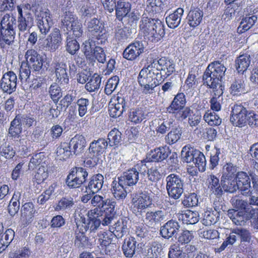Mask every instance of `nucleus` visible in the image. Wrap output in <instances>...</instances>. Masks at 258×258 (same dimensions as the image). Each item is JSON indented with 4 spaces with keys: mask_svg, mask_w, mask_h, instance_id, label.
Returning a JSON list of instances; mask_svg holds the SVG:
<instances>
[{
    "mask_svg": "<svg viewBox=\"0 0 258 258\" xmlns=\"http://www.w3.org/2000/svg\"><path fill=\"white\" fill-rule=\"evenodd\" d=\"M156 61H151L147 67H144L140 72L138 77V82L143 88V92L145 94H151L154 88L162 82L159 70L156 68Z\"/></svg>",
    "mask_w": 258,
    "mask_h": 258,
    "instance_id": "1",
    "label": "nucleus"
},
{
    "mask_svg": "<svg viewBox=\"0 0 258 258\" xmlns=\"http://www.w3.org/2000/svg\"><path fill=\"white\" fill-rule=\"evenodd\" d=\"M226 68L219 61L209 64L203 75V85L210 89L224 88L222 82Z\"/></svg>",
    "mask_w": 258,
    "mask_h": 258,
    "instance_id": "2",
    "label": "nucleus"
},
{
    "mask_svg": "<svg viewBox=\"0 0 258 258\" xmlns=\"http://www.w3.org/2000/svg\"><path fill=\"white\" fill-rule=\"evenodd\" d=\"M230 120L235 126L242 127L248 123L251 126L258 125V114L248 111L241 104H235L232 107Z\"/></svg>",
    "mask_w": 258,
    "mask_h": 258,
    "instance_id": "3",
    "label": "nucleus"
},
{
    "mask_svg": "<svg viewBox=\"0 0 258 258\" xmlns=\"http://www.w3.org/2000/svg\"><path fill=\"white\" fill-rule=\"evenodd\" d=\"M87 215L88 218L86 225V230L95 232L101 224L103 226L110 224L114 219L115 215L102 213V211L99 210L98 208H95L89 211Z\"/></svg>",
    "mask_w": 258,
    "mask_h": 258,
    "instance_id": "4",
    "label": "nucleus"
},
{
    "mask_svg": "<svg viewBox=\"0 0 258 258\" xmlns=\"http://www.w3.org/2000/svg\"><path fill=\"white\" fill-rule=\"evenodd\" d=\"M166 189L170 198L174 200L179 199L183 192L184 182L181 176L176 174L168 175L166 179Z\"/></svg>",
    "mask_w": 258,
    "mask_h": 258,
    "instance_id": "5",
    "label": "nucleus"
},
{
    "mask_svg": "<svg viewBox=\"0 0 258 258\" xmlns=\"http://www.w3.org/2000/svg\"><path fill=\"white\" fill-rule=\"evenodd\" d=\"M185 95L183 93H178L174 98L170 105L167 107L166 110L169 113L174 114L177 119L183 118L190 112V108L185 107Z\"/></svg>",
    "mask_w": 258,
    "mask_h": 258,
    "instance_id": "6",
    "label": "nucleus"
},
{
    "mask_svg": "<svg viewBox=\"0 0 258 258\" xmlns=\"http://www.w3.org/2000/svg\"><path fill=\"white\" fill-rule=\"evenodd\" d=\"M61 27L65 30L72 31L73 35L77 38L82 36L83 33L82 23L76 15L71 12H66L61 20Z\"/></svg>",
    "mask_w": 258,
    "mask_h": 258,
    "instance_id": "7",
    "label": "nucleus"
},
{
    "mask_svg": "<svg viewBox=\"0 0 258 258\" xmlns=\"http://www.w3.org/2000/svg\"><path fill=\"white\" fill-rule=\"evenodd\" d=\"M132 202L137 215H141L145 209L151 208L153 205L150 194L142 190L132 194Z\"/></svg>",
    "mask_w": 258,
    "mask_h": 258,
    "instance_id": "8",
    "label": "nucleus"
},
{
    "mask_svg": "<svg viewBox=\"0 0 258 258\" xmlns=\"http://www.w3.org/2000/svg\"><path fill=\"white\" fill-rule=\"evenodd\" d=\"M88 173L86 169L82 167L73 168L66 179L67 185L72 188L79 187L86 181Z\"/></svg>",
    "mask_w": 258,
    "mask_h": 258,
    "instance_id": "9",
    "label": "nucleus"
},
{
    "mask_svg": "<svg viewBox=\"0 0 258 258\" xmlns=\"http://www.w3.org/2000/svg\"><path fill=\"white\" fill-rule=\"evenodd\" d=\"M91 204L94 206H98L100 208L99 210L102 211V213L115 215V208L116 205L115 201L109 199H105L102 196L95 195L92 196Z\"/></svg>",
    "mask_w": 258,
    "mask_h": 258,
    "instance_id": "10",
    "label": "nucleus"
},
{
    "mask_svg": "<svg viewBox=\"0 0 258 258\" xmlns=\"http://www.w3.org/2000/svg\"><path fill=\"white\" fill-rule=\"evenodd\" d=\"M17 77L12 71H9L3 75L0 81V88L4 93L11 94L16 90Z\"/></svg>",
    "mask_w": 258,
    "mask_h": 258,
    "instance_id": "11",
    "label": "nucleus"
},
{
    "mask_svg": "<svg viewBox=\"0 0 258 258\" xmlns=\"http://www.w3.org/2000/svg\"><path fill=\"white\" fill-rule=\"evenodd\" d=\"M61 42L62 37L59 30L54 28L44 40L43 48L46 51L54 52L60 45Z\"/></svg>",
    "mask_w": 258,
    "mask_h": 258,
    "instance_id": "12",
    "label": "nucleus"
},
{
    "mask_svg": "<svg viewBox=\"0 0 258 258\" xmlns=\"http://www.w3.org/2000/svg\"><path fill=\"white\" fill-rule=\"evenodd\" d=\"M156 68L159 70V74L161 75V80L163 82L165 79L175 72V64L165 57H162L156 62Z\"/></svg>",
    "mask_w": 258,
    "mask_h": 258,
    "instance_id": "13",
    "label": "nucleus"
},
{
    "mask_svg": "<svg viewBox=\"0 0 258 258\" xmlns=\"http://www.w3.org/2000/svg\"><path fill=\"white\" fill-rule=\"evenodd\" d=\"M144 48L142 41H134L124 50L123 57L128 60H134L144 52Z\"/></svg>",
    "mask_w": 258,
    "mask_h": 258,
    "instance_id": "14",
    "label": "nucleus"
},
{
    "mask_svg": "<svg viewBox=\"0 0 258 258\" xmlns=\"http://www.w3.org/2000/svg\"><path fill=\"white\" fill-rule=\"evenodd\" d=\"M48 10L40 11L37 15V24L40 32L46 35L53 25Z\"/></svg>",
    "mask_w": 258,
    "mask_h": 258,
    "instance_id": "15",
    "label": "nucleus"
},
{
    "mask_svg": "<svg viewBox=\"0 0 258 258\" xmlns=\"http://www.w3.org/2000/svg\"><path fill=\"white\" fill-rule=\"evenodd\" d=\"M139 173L141 175L145 176L146 170L141 171L138 170L136 167H133L124 172L123 175L118 178L120 179V183H123L124 184L128 186H132L138 182L139 178Z\"/></svg>",
    "mask_w": 258,
    "mask_h": 258,
    "instance_id": "16",
    "label": "nucleus"
},
{
    "mask_svg": "<svg viewBox=\"0 0 258 258\" xmlns=\"http://www.w3.org/2000/svg\"><path fill=\"white\" fill-rule=\"evenodd\" d=\"M27 63L34 71H39L42 67L43 59L42 56L35 50H28L25 53Z\"/></svg>",
    "mask_w": 258,
    "mask_h": 258,
    "instance_id": "17",
    "label": "nucleus"
},
{
    "mask_svg": "<svg viewBox=\"0 0 258 258\" xmlns=\"http://www.w3.org/2000/svg\"><path fill=\"white\" fill-rule=\"evenodd\" d=\"M234 179L238 189L243 195L248 196L251 194L250 178L246 172H238Z\"/></svg>",
    "mask_w": 258,
    "mask_h": 258,
    "instance_id": "18",
    "label": "nucleus"
},
{
    "mask_svg": "<svg viewBox=\"0 0 258 258\" xmlns=\"http://www.w3.org/2000/svg\"><path fill=\"white\" fill-rule=\"evenodd\" d=\"M21 222L23 227H25L33 220L36 212L33 204L31 202L25 203L21 208Z\"/></svg>",
    "mask_w": 258,
    "mask_h": 258,
    "instance_id": "19",
    "label": "nucleus"
},
{
    "mask_svg": "<svg viewBox=\"0 0 258 258\" xmlns=\"http://www.w3.org/2000/svg\"><path fill=\"white\" fill-rule=\"evenodd\" d=\"M180 227V226L177 221L171 220L161 227L160 233L164 238L169 239L172 237L176 236Z\"/></svg>",
    "mask_w": 258,
    "mask_h": 258,
    "instance_id": "20",
    "label": "nucleus"
},
{
    "mask_svg": "<svg viewBox=\"0 0 258 258\" xmlns=\"http://www.w3.org/2000/svg\"><path fill=\"white\" fill-rule=\"evenodd\" d=\"M108 146L107 141L104 138L94 140L90 143L89 153L92 157L98 158L105 152Z\"/></svg>",
    "mask_w": 258,
    "mask_h": 258,
    "instance_id": "21",
    "label": "nucleus"
},
{
    "mask_svg": "<svg viewBox=\"0 0 258 258\" xmlns=\"http://www.w3.org/2000/svg\"><path fill=\"white\" fill-rule=\"evenodd\" d=\"M104 177L102 175L97 174L92 176L89 182L85 185L86 192L95 194L102 188L103 184Z\"/></svg>",
    "mask_w": 258,
    "mask_h": 258,
    "instance_id": "22",
    "label": "nucleus"
},
{
    "mask_svg": "<svg viewBox=\"0 0 258 258\" xmlns=\"http://www.w3.org/2000/svg\"><path fill=\"white\" fill-rule=\"evenodd\" d=\"M86 144L85 138L82 135H77L71 140L68 145L72 153L77 155L83 152Z\"/></svg>",
    "mask_w": 258,
    "mask_h": 258,
    "instance_id": "23",
    "label": "nucleus"
},
{
    "mask_svg": "<svg viewBox=\"0 0 258 258\" xmlns=\"http://www.w3.org/2000/svg\"><path fill=\"white\" fill-rule=\"evenodd\" d=\"M166 216V212L164 211H148L146 213L145 220L147 224L155 226L160 224L162 221H164Z\"/></svg>",
    "mask_w": 258,
    "mask_h": 258,
    "instance_id": "24",
    "label": "nucleus"
},
{
    "mask_svg": "<svg viewBox=\"0 0 258 258\" xmlns=\"http://www.w3.org/2000/svg\"><path fill=\"white\" fill-rule=\"evenodd\" d=\"M228 216L237 225H243L247 220L251 219L249 217V213H245L244 211L238 212L234 209L228 210Z\"/></svg>",
    "mask_w": 258,
    "mask_h": 258,
    "instance_id": "25",
    "label": "nucleus"
},
{
    "mask_svg": "<svg viewBox=\"0 0 258 258\" xmlns=\"http://www.w3.org/2000/svg\"><path fill=\"white\" fill-rule=\"evenodd\" d=\"M127 220L125 219H119L110 227V231L117 238H122L127 232Z\"/></svg>",
    "mask_w": 258,
    "mask_h": 258,
    "instance_id": "26",
    "label": "nucleus"
},
{
    "mask_svg": "<svg viewBox=\"0 0 258 258\" xmlns=\"http://www.w3.org/2000/svg\"><path fill=\"white\" fill-rule=\"evenodd\" d=\"M213 95L211 98L210 103L212 110L218 111L221 109V104L223 101V94L224 88L212 89Z\"/></svg>",
    "mask_w": 258,
    "mask_h": 258,
    "instance_id": "27",
    "label": "nucleus"
},
{
    "mask_svg": "<svg viewBox=\"0 0 258 258\" xmlns=\"http://www.w3.org/2000/svg\"><path fill=\"white\" fill-rule=\"evenodd\" d=\"M137 242L135 238L130 237L124 240L122 250L125 257L131 258L136 253Z\"/></svg>",
    "mask_w": 258,
    "mask_h": 258,
    "instance_id": "28",
    "label": "nucleus"
},
{
    "mask_svg": "<svg viewBox=\"0 0 258 258\" xmlns=\"http://www.w3.org/2000/svg\"><path fill=\"white\" fill-rule=\"evenodd\" d=\"M184 10L178 8L166 18V22L169 27L172 29L177 28L180 24Z\"/></svg>",
    "mask_w": 258,
    "mask_h": 258,
    "instance_id": "29",
    "label": "nucleus"
},
{
    "mask_svg": "<svg viewBox=\"0 0 258 258\" xmlns=\"http://www.w3.org/2000/svg\"><path fill=\"white\" fill-rule=\"evenodd\" d=\"M86 26L89 32L92 34H96V36H100V34L104 30V26L99 19L94 18L87 21Z\"/></svg>",
    "mask_w": 258,
    "mask_h": 258,
    "instance_id": "30",
    "label": "nucleus"
},
{
    "mask_svg": "<svg viewBox=\"0 0 258 258\" xmlns=\"http://www.w3.org/2000/svg\"><path fill=\"white\" fill-rule=\"evenodd\" d=\"M203 17V12L199 9L191 10L187 16V23L190 27L195 28L201 23Z\"/></svg>",
    "mask_w": 258,
    "mask_h": 258,
    "instance_id": "31",
    "label": "nucleus"
},
{
    "mask_svg": "<svg viewBox=\"0 0 258 258\" xmlns=\"http://www.w3.org/2000/svg\"><path fill=\"white\" fill-rule=\"evenodd\" d=\"M169 151L168 148L159 147L152 151L149 155V159L151 161L160 162L166 159Z\"/></svg>",
    "mask_w": 258,
    "mask_h": 258,
    "instance_id": "32",
    "label": "nucleus"
},
{
    "mask_svg": "<svg viewBox=\"0 0 258 258\" xmlns=\"http://www.w3.org/2000/svg\"><path fill=\"white\" fill-rule=\"evenodd\" d=\"M131 5L126 0H117L116 4L115 10L116 17L118 20L126 16L131 10Z\"/></svg>",
    "mask_w": 258,
    "mask_h": 258,
    "instance_id": "33",
    "label": "nucleus"
},
{
    "mask_svg": "<svg viewBox=\"0 0 258 258\" xmlns=\"http://www.w3.org/2000/svg\"><path fill=\"white\" fill-rule=\"evenodd\" d=\"M67 69V65L63 62L58 63L56 64L55 75L57 80L60 84L67 85L68 84L69 79Z\"/></svg>",
    "mask_w": 258,
    "mask_h": 258,
    "instance_id": "34",
    "label": "nucleus"
},
{
    "mask_svg": "<svg viewBox=\"0 0 258 258\" xmlns=\"http://www.w3.org/2000/svg\"><path fill=\"white\" fill-rule=\"evenodd\" d=\"M33 17L30 13H25L24 18L18 19V28L20 32H24L33 26Z\"/></svg>",
    "mask_w": 258,
    "mask_h": 258,
    "instance_id": "35",
    "label": "nucleus"
},
{
    "mask_svg": "<svg viewBox=\"0 0 258 258\" xmlns=\"http://www.w3.org/2000/svg\"><path fill=\"white\" fill-rule=\"evenodd\" d=\"M178 218L184 224L193 225L199 221V214L197 212L186 211L184 213L179 214Z\"/></svg>",
    "mask_w": 258,
    "mask_h": 258,
    "instance_id": "36",
    "label": "nucleus"
},
{
    "mask_svg": "<svg viewBox=\"0 0 258 258\" xmlns=\"http://www.w3.org/2000/svg\"><path fill=\"white\" fill-rule=\"evenodd\" d=\"M22 123L19 116L16 115L11 122L8 135L13 138H18L22 132Z\"/></svg>",
    "mask_w": 258,
    "mask_h": 258,
    "instance_id": "37",
    "label": "nucleus"
},
{
    "mask_svg": "<svg viewBox=\"0 0 258 258\" xmlns=\"http://www.w3.org/2000/svg\"><path fill=\"white\" fill-rule=\"evenodd\" d=\"M15 232L11 229H7L5 233L0 234V253L8 246L14 237Z\"/></svg>",
    "mask_w": 258,
    "mask_h": 258,
    "instance_id": "38",
    "label": "nucleus"
},
{
    "mask_svg": "<svg viewBox=\"0 0 258 258\" xmlns=\"http://www.w3.org/2000/svg\"><path fill=\"white\" fill-rule=\"evenodd\" d=\"M221 185L224 191L230 193H234L238 189L237 183L234 178L224 177L222 176Z\"/></svg>",
    "mask_w": 258,
    "mask_h": 258,
    "instance_id": "39",
    "label": "nucleus"
},
{
    "mask_svg": "<svg viewBox=\"0 0 258 258\" xmlns=\"http://www.w3.org/2000/svg\"><path fill=\"white\" fill-rule=\"evenodd\" d=\"M250 56L249 54H243L240 55L235 60L236 68L239 72L245 71L250 63Z\"/></svg>",
    "mask_w": 258,
    "mask_h": 258,
    "instance_id": "40",
    "label": "nucleus"
},
{
    "mask_svg": "<svg viewBox=\"0 0 258 258\" xmlns=\"http://www.w3.org/2000/svg\"><path fill=\"white\" fill-rule=\"evenodd\" d=\"M123 183L120 182V179L118 181H113L112 183V192L114 197L117 200H122L125 198L127 192L123 187Z\"/></svg>",
    "mask_w": 258,
    "mask_h": 258,
    "instance_id": "41",
    "label": "nucleus"
},
{
    "mask_svg": "<svg viewBox=\"0 0 258 258\" xmlns=\"http://www.w3.org/2000/svg\"><path fill=\"white\" fill-rule=\"evenodd\" d=\"M146 250L147 258H158L162 250V244L157 241H153L149 244Z\"/></svg>",
    "mask_w": 258,
    "mask_h": 258,
    "instance_id": "42",
    "label": "nucleus"
},
{
    "mask_svg": "<svg viewBox=\"0 0 258 258\" xmlns=\"http://www.w3.org/2000/svg\"><path fill=\"white\" fill-rule=\"evenodd\" d=\"M101 83V78L95 74L89 78L85 85V89L90 92H95L100 88Z\"/></svg>",
    "mask_w": 258,
    "mask_h": 258,
    "instance_id": "43",
    "label": "nucleus"
},
{
    "mask_svg": "<svg viewBox=\"0 0 258 258\" xmlns=\"http://www.w3.org/2000/svg\"><path fill=\"white\" fill-rule=\"evenodd\" d=\"M165 34L164 26L162 22L156 19L154 26L152 29V41H158Z\"/></svg>",
    "mask_w": 258,
    "mask_h": 258,
    "instance_id": "44",
    "label": "nucleus"
},
{
    "mask_svg": "<svg viewBox=\"0 0 258 258\" xmlns=\"http://www.w3.org/2000/svg\"><path fill=\"white\" fill-rule=\"evenodd\" d=\"M146 116L145 110L143 108L131 109L128 115L130 120L135 123L141 122L146 118Z\"/></svg>",
    "mask_w": 258,
    "mask_h": 258,
    "instance_id": "45",
    "label": "nucleus"
},
{
    "mask_svg": "<svg viewBox=\"0 0 258 258\" xmlns=\"http://www.w3.org/2000/svg\"><path fill=\"white\" fill-rule=\"evenodd\" d=\"M257 17L255 15L243 18L237 28V31L241 34L249 30L255 23Z\"/></svg>",
    "mask_w": 258,
    "mask_h": 258,
    "instance_id": "46",
    "label": "nucleus"
},
{
    "mask_svg": "<svg viewBox=\"0 0 258 258\" xmlns=\"http://www.w3.org/2000/svg\"><path fill=\"white\" fill-rule=\"evenodd\" d=\"M1 26L2 29L15 30L16 28V18L12 14H5L1 20Z\"/></svg>",
    "mask_w": 258,
    "mask_h": 258,
    "instance_id": "47",
    "label": "nucleus"
},
{
    "mask_svg": "<svg viewBox=\"0 0 258 258\" xmlns=\"http://www.w3.org/2000/svg\"><path fill=\"white\" fill-rule=\"evenodd\" d=\"M75 202L72 197L62 198L54 207L56 211H69L74 206Z\"/></svg>",
    "mask_w": 258,
    "mask_h": 258,
    "instance_id": "48",
    "label": "nucleus"
},
{
    "mask_svg": "<svg viewBox=\"0 0 258 258\" xmlns=\"http://www.w3.org/2000/svg\"><path fill=\"white\" fill-rule=\"evenodd\" d=\"M156 19L149 18L148 17H143L140 24L141 30L143 32L152 37V29L154 26Z\"/></svg>",
    "mask_w": 258,
    "mask_h": 258,
    "instance_id": "49",
    "label": "nucleus"
},
{
    "mask_svg": "<svg viewBox=\"0 0 258 258\" xmlns=\"http://www.w3.org/2000/svg\"><path fill=\"white\" fill-rule=\"evenodd\" d=\"M74 244L77 247L83 249L89 247L90 246L88 238L84 232L80 231L76 233Z\"/></svg>",
    "mask_w": 258,
    "mask_h": 258,
    "instance_id": "50",
    "label": "nucleus"
},
{
    "mask_svg": "<svg viewBox=\"0 0 258 258\" xmlns=\"http://www.w3.org/2000/svg\"><path fill=\"white\" fill-rule=\"evenodd\" d=\"M230 203L234 208L238 209H243L245 213H248L251 209L246 201L243 200L240 197L237 196H234L231 198Z\"/></svg>",
    "mask_w": 258,
    "mask_h": 258,
    "instance_id": "51",
    "label": "nucleus"
},
{
    "mask_svg": "<svg viewBox=\"0 0 258 258\" xmlns=\"http://www.w3.org/2000/svg\"><path fill=\"white\" fill-rule=\"evenodd\" d=\"M121 133L116 128L112 129L108 134V144L110 147L118 145L121 141Z\"/></svg>",
    "mask_w": 258,
    "mask_h": 258,
    "instance_id": "52",
    "label": "nucleus"
},
{
    "mask_svg": "<svg viewBox=\"0 0 258 258\" xmlns=\"http://www.w3.org/2000/svg\"><path fill=\"white\" fill-rule=\"evenodd\" d=\"M56 153L57 157L60 160H66L70 157L72 152L68 143H63L57 147Z\"/></svg>",
    "mask_w": 258,
    "mask_h": 258,
    "instance_id": "53",
    "label": "nucleus"
},
{
    "mask_svg": "<svg viewBox=\"0 0 258 258\" xmlns=\"http://www.w3.org/2000/svg\"><path fill=\"white\" fill-rule=\"evenodd\" d=\"M198 151L199 150H195L193 148L185 146L182 148L181 155L184 161L186 163H191L196 158V152Z\"/></svg>",
    "mask_w": 258,
    "mask_h": 258,
    "instance_id": "54",
    "label": "nucleus"
},
{
    "mask_svg": "<svg viewBox=\"0 0 258 258\" xmlns=\"http://www.w3.org/2000/svg\"><path fill=\"white\" fill-rule=\"evenodd\" d=\"M244 82L242 80H236L231 85L230 93L233 95H239L244 92Z\"/></svg>",
    "mask_w": 258,
    "mask_h": 258,
    "instance_id": "55",
    "label": "nucleus"
},
{
    "mask_svg": "<svg viewBox=\"0 0 258 258\" xmlns=\"http://www.w3.org/2000/svg\"><path fill=\"white\" fill-rule=\"evenodd\" d=\"M187 117H188V123L191 127H196L201 120V116L194 113L193 110L190 109V112L186 116L183 118H178L177 119L182 120Z\"/></svg>",
    "mask_w": 258,
    "mask_h": 258,
    "instance_id": "56",
    "label": "nucleus"
},
{
    "mask_svg": "<svg viewBox=\"0 0 258 258\" xmlns=\"http://www.w3.org/2000/svg\"><path fill=\"white\" fill-rule=\"evenodd\" d=\"M204 119L210 125H219L221 123L222 119L215 112H206Z\"/></svg>",
    "mask_w": 258,
    "mask_h": 258,
    "instance_id": "57",
    "label": "nucleus"
},
{
    "mask_svg": "<svg viewBox=\"0 0 258 258\" xmlns=\"http://www.w3.org/2000/svg\"><path fill=\"white\" fill-rule=\"evenodd\" d=\"M196 158L193 161L195 166L198 168L200 171L203 172L206 169V161L204 155L200 151L196 152Z\"/></svg>",
    "mask_w": 258,
    "mask_h": 258,
    "instance_id": "58",
    "label": "nucleus"
},
{
    "mask_svg": "<svg viewBox=\"0 0 258 258\" xmlns=\"http://www.w3.org/2000/svg\"><path fill=\"white\" fill-rule=\"evenodd\" d=\"M217 213H214L213 211H206L204 213V217L202 223L205 226H210L216 223L219 218Z\"/></svg>",
    "mask_w": 258,
    "mask_h": 258,
    "instance_id": "59",
    "label": "nucleus"
},
{
    "mask_svg": "<svg viewBox=\"0 0 258 258\" xmlns=\"http://www.w3.org/2000/svg\"><path fill=\"white\" fill-rule=\"evenodd\" d=\"M181 132L178 128L172 129L165 137L166 142L172 145L176 143L180 138Z\"/></svg>",
    "mask_w": 258,
    "mask_h": 258,
    "instance_id": "60",
    "label": "nucleus"
},
{
    "mask_svg": "<svg viewBox=\"0 0 258 258\" xmlns=\"http://www.w3.org/2000/svg\"><path fill=\"white\" fill-rule=\"evenodd\" d=\"M66 50L71 54H75L80 49L79 42L71 37H67L66 40Z\"/></svg>",
    "mask_w": 258,
    "mask_h": 258,
    "instance_id": "61",
    "label": "nucleus"
},
{
    "mask_svg": "<svg viewBox=\"0 0 258 258\" xmlns=\"http://www.w3.org/2000/svg\"><path fill=\"white\" fill-rule=\"evenodd\" d=\"M97 47L92 40H88L83 43L82 51L86 57L90 58L93 55V52Z\"/></svg>",
    "mask_w": 258,
    "mask_h": 258,
    "instance_id": "62",
    "label": "nucleus"
},
{
    "mask_svg": "<svg viewBox=\"0 0 258 258\" xmlns=\"http://www.w3.org/2000/svg\"><path fill=\"white\" fill-rule=\"evenodd\" d=\"M182 203L186 207H192L197 206L198 203L197 195L195 193L185 194Z\"/></svg>",
    "mask_w": 258,
    "mask_h": 258,
    "instance_id": "63",
    "label": "nucleus"
},
{
    "mask_svg": "<svg viewBox=\"0 0 258 258\" xmlns=\"http://www.w3.org/2000/svg\"><path fill=\"white\" fill-rule=\"evenodd\" d=\"M82 17L84 18H91L97 13L96 6L92 5L91 4L83 6L80 11Z\"/></svg>",
    "mask_w": 258,
    "mask_h": 258,
    "instance_id": "64",
    "label": "nucleus"
}]
</instances>
